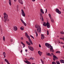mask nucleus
Segmentation results:
<instances>
[{"mask_svg":"<svg viewBox=\"0 0 64 64\" xmlns=\"http://www.w3.org/2000/svg\"><path fill=\"white\" fill-rule=\"evenodd\" d=\"M45 45L46 47H48V48H50V52H54V51L53 50V47L51 46V45L48 43H46Z\"/></svg>","mask_w":64,"mask_h":64,"instance_id":"1","label":"nucleus"},{"mask_svg":"<svg viewBox=\"0 0 64 64\" xmlns=\"http://www.w3.org/2000/svg\"><path fill=\"white\" fill-rule=\"evenodd\" d=\"M35 27L37 28L36 30L38 33H41V28L40 26L37 24L36 25Z\"/></svg>","mask_w":64,"mask_h":64,"instance_id":"2","label":"nucleus"},{"mask_svg":"<svg viewBox=\"0 0 64 64\" xmlns=\"http://www.w3.org/2000/svg\"><path fill=\"white\" fill-rule=\"evenodd\" d=\"M4 22L5 23H6L7 20L8 19V14H6V12H4Z\"/></svg>","mask_w":64,"mask_h":64,"instance_id":"3","label":"nucleus"},{"mask_svg":"<svg viewBox=\"0 0 64 64\" xmlns=\"http://www.w3.org/2000/svg\"><path fill=\"white\" fill-rule=\"evenodd\" d=\"M40 19L42 21H44V19H43V18L42 16V13L41 12H40Z\"/></svg>","mask_w":64,"mask_h":64,"instance_id":"4","label":"nucleus"},{"mask_svg":"<svg viewBox=\"0 0 64 64\" xmlns=\"http://www.w3.org/2000/svg\"><path fill=\"white\" fill-rule=\"evenodd\" d=\"M56 12L58 13V14H60L61 13V11H60L58 8H56Z\"/></svg>","mask_w":64,"mask_h":64,"instance_id":"5","label":"nucleus"},{"mask_svg":"<svg viewBox=\"0 0 64 64\" xmlns=\"http://www.w3.org/2000/svg\"><path fill=\"white\" fill-rule=\"evenodd\" d=\"M28 48L31 51H34V48L32 47L28 46Z\"/></svg>","mask_w":64,"mask_h":64,"instance_id":"6","label":"nucleus"},{"mask_svg":"<svg viewBox=\"0 0 64 64\" xmlns=\"http://www.w3.org/2000/svg\"><path fill=\"white\" fill-rule=\"evenodd\" d=\"M22 15L23 17L25 16V14L24 13V11L23 10H22Z\"/></svg>","mask_w":64,"mask_h":64,"instance_id":"7","label":"nucleus"},{"mask_svg":"<svg viewBox=\"0 0 64 64\" xmlns=\"http://www.w3.org/2000/svg\"><path fill=\"white\" fill-rule=\"evenodd\" d=\"M47 27L48 28H50V24L48 22H47L46 23V25Z\"/></svg>","mask_w":64,"mask_h":64,"instance_id":"8","label":"nucleus"},{"mask_svg":"<svg viewBox=\"0 0 64 64\" xmlns=\"http://www.w3.org/2000/svg\"><path fill=\"white\" fill-rule=\"evenodd\" d=\"M14 31H17L18 30L17 27L16 26H14Z\"/></svg>","mask_w":64,"mask_h":64,"instance_id":"9","label":"nucleus"},{"mask_svg":"<svg viewBox=\"0 0 64 64\" xmlns=\"http://www.w3.org/2000/svg\"><path fill=\"white\" fill-rule=\"evenodd\" d=\"M20 20L22 22V23L24 24V26H26V23H25V22H24L23 21V20H22V19H21V18L20 19Z\"/></svg>","mask_w":64,"mask_h":64,"instance_id":"10","label":"nucleus"},{"mask_svg":"<svg viewBox=\"0 0 64 64\" xmlns=\"http://www.w3.org/2000/svg\"><path fill=\"white\" fill-rule=\"evenodd\" d=\"M41 39L42 40H43L44 39V38L45 37H44V35L43 34H41Z\"/></svg>","mask_w":64,"mask_h":64,"instance_id":"11","label":"nucleus"},{"mask_svg":"<svg viewBox=\"0 0 64 64\" xmlns=\"http://www.w3.org/2000/svg\"><path fill=\"white\" fill-rule=\"evenodd\" d=\"M38 53L40 56H41V55L42 54V52H41L40 51H39L38 52Z\"/></svg>","mask_w":64,"mask_h":64,"instance_id":"12","label":"nucleus"},{"mask_svg":"<svg viewBox=\"0 0 64 64\" xmlns=\"http://www.w3.org/2000/svg\"><path fill=\"white\" fill-rule=\"evenodd\" d=\"M18 0L19 3H20V4H23V2L22 0Z\"/></svg>","mask_w":64,"mask_h":64,"instance_id":"13","label":"nucleus"},{"mask_svg":"<svg viewBox=\"0 0 64 64\" xmlns=\"http://www.w3.org/2000/svg\"><path fill=\"white\" fill-rule=\"evenodd\" d=\"M27 64H31V63L29 62L28 61V60H26V61H24Z\"/></svg>","mask_w":64,"mask_h":64,"instance_id":"14","label":"nucleus"},{"mask_svg":"<svg viewBox=\"0 0 64 64\" xmlns=\"http://www.w3.org/2000/svg\"><path fill=\"white\" fill-rule=\"evenodd\" d=\"M26 44H28V45H29V46H30L31 45V44H30V42H29L26 41Z\"/></svg>","mask_w":64,"mask_h":64,"instance_id":"15","label":"nucleus"},{"mask_svg":"<svg viewBox=\"0 0 64 64\" xmlns=\"http://www.w3.org/2000/svg\"><path fill=\"white\" fill-rule=\"evenodd\" d=\"M28 40H29V41L30 42V44L32 45H33V43H32V41H31V39H30V38L28 39Z\"/></svg>","mask_w":64,"mask_h":64,"instance_id":"16","label":"nucleus"},{"mask_svg":"<svg viewBox=\"0 0 64 64\" xmlns=\"http://www.w3.org/2000/svg\"><path fill=\"white\" fill-rule=\"evenodd\" d=\"M54 58H55L56 60H57L58 59V58L56 56L54 55L53 56Z\"/></svg>","mask_w":64,"mask_h":64,"instance_id":"17","label":"nucleus"},{"mask_svg":"<svg viewBox=\"0 0 64 64\" xmlns=\"http://www.w3.org/2000/svg\"><path fill=\"white\" fill-rule=\"evenodd\" d=\"M60 63H64V60H60Z\"/></svg>","mask_w":64,"mask_h":64,"instance_id":"18","label":"nucleus"},{"mask_svg":"<svg viewBox=\"0 0 64 64\" xmlns=\"http://www.w3.org/2000/svg\"><path fill=\"white\" fill-rule=\"evenodd\" d=\"M4 56V58H6V54L5 52H4L2 54Z\"/></svg>","mask_w":64,"mask_h":64,"instance_id":"19","label":"nucleus"},{"mask_svg":"<svg viewBox=\"0 0 64 64\" xmlns=\"http://www.w3.org/2000/svg\"><path fill=\"white\" fill-rule=\"evenodd\" d=\"M4 61H6L7 63L8 64H9V62H8V60H7L6 59H4Z\"/></svg>","mask_w":64,"mask_h":64,"instance_id":"20","label":"nucleus"},{"mask_svg":"<svg viewBox=\"0 0 64 64\" xmlns=\"http://www.w3.org/2000/svg\"><path fill=\"white\" fill-rule=\"evenodd\" d=\"M9 4L10 5V6H11V0H9Z\"/></svg>","mask_w":64,"mask_h":64,"instance_id":"21","label":"nucleus"},{"mask_svg":"<svg viewBox=\"0 0 64 64\" xmlns=\"http://www.w3.org/2000/svg\"><path fill=\"white\" fill-rule=\"evenodd\" d=\"M43 26H45V27H46V23L45 22H44V24H43Z\"/></svg>","mask_w":64,"mask_h":64,"instance_id":"22","label":"nucleus"},{"mask_svg":"<svg viewBox=\"0 0 64 64\" xmlns=\"http://www.w3.org/2000/svg\"><path fill=\"white\" fill-rule=\"evenodd\" d=\"M20 29L21 30H24V27L23 26H22Z\"/></svg>","mask_w":64,"mask_h":64,"instance_id":"23","label":"nucleus"},{"mask_svg":"<svg viewBox=\"0 0 64 64\" xmlns=\"http://www.w3.org/2000/svg\"><path fill=\"white\" fill-rule=\"evenodd\" d=\"M40 12H42V14H44V12H43V9H40Z\"/></svg>","mask_w":64,"mask_h":64,"instance_id":"24","label":"nucleus"},{"mask_svg":"<svg viewBox=\"0 0 64 64\" xmlns=\"http://www.w3.org/2000/svg\"><path fill=\"white\" fill-rule=\"evenodd\" d=\"M50 20L52 22V23H54V20H53V18H50Z\"/></svg>","mask_w":64,"mask_h":64,"instance_id":"25","label":"nucleus"},{"mask_svg":"<svg viewBox=\"0 0 64 64\" xmlns=\"http://www.w3.org/2000/svg\"><path fill=\"white\" fill-rule=\"evenodd\" d=\"M48 16L50 18V19H51V18H52L51 17V14H49Z\"/></svg>","mask_w":64,"mask_h":64,"instance_id":"26","label":"nucleus"},{"mask_svg":"<svg viewBox=\"0 0 64 64\" xmlns=\"http://www.w3.org/2000/svg\"><path fill=\"white\" fill-rule=\"evenodd\" d=\"M3 40L4 41H5V38L4 36L3 37Z\"/></svg>","mask_w":64,"mask_h":64,"instance_id":"27","label":"nucleus"},{"mask_svg":"<svg viewBox=\"0 0 64 64\" xmlns=\"http://www.w3.org/2000/svg\"><path fill=\"white\" fill-rule=\"evenodd\" d=\"M56 53H60V51L58 50L56 52Z\"/></svg>","mask_w":64,"mask_h":64,"instance_id":"28","label":"nucleus"},{"mask_svg":"<svg viewBox=\"0 0 64 64\" xmlns=\"http://www.w3.org/2000/svg\"><path fill=\"white\" fill-rule=\"evenodd\" d=\"M56 63L57 64H60V62H59L58 61H56Z\"/></svg>","mask_w":64,"mask_h":64,"instance_id":"29","label":"nucleus"},{"mask_svg":"<svg viewBox=\"0 0 64 64\" xmlns=\"http://www.w3.org/2000/svg\"><path fill=\"white\" fill-rule=\"evenodd\" d=\"M47 55H48V56H51L50 55V54L49 53H48L47 54Z\"/></svg>","mask_w":64,"mask_h":64,"instance_id":"30","label":"nucleus"},{"mask_svg":"<svg viewBox=\"0 0 64 64\" xmlns=\"http://www.w3.org/2000/svg\"><path fill=\"white\" fill-rule=\"evenodd\" d=\"M26 37H27V38H28V39H29L30 38V36H29L28 35V36H26Z\"/></svg>","mask_w":64,"mask_h":64,"instance_id":"31","label":"nucleus"},{"mask_svg":"<svg viewBox=\"0 0 64 64\" xmlns=\"http://www.w3.org/2000/svg\"><path fill=\"white\" fill-rule=\"evenodd\" d=\"M60 34H64V32H60Z\"/></svg>","mask_w":64,"mask_h":64,"instance_id":"32","label":"nucleus"},{"mask_svg":"<svg viewBox=\"0 0 64 64\" xmlns=\"http://www.w3.org/2000/svg\"><path fill=\"white\" fill-rule=\"evenodd\" d=\"M52 64H56V63L55 62H52Z\"/></svg>","mask_w":64,"mask_h":64,"instance_id":"33","label":"nucleus"},{"mask_svg":"<svg viewBox=\"0 0 64 64\" xmlns=\"http://www.w3.org/2000/svg\"><path fill=\"white\" fill-rule=\"evenodd\" d=\"M25 35L26 36H28V34H27V32H26Z\"/></svg>","mask_w":64,"mask_h":64,"instance_id":"34","label":"nucleus"},{"mask_svg":"<svg viewBox=\"0 0 64 64\" xmlns=\"http://www.w3.org/2000/svg\"><path fill=\"white\" fill-rule=\"evenodd\" d=\"M30 59L33 60H34V58H30Z\"/></svg>","mask_w":64,"mask_h":64,"instance_id":"35","label":"nucleus"},{"mask_svg":"<svg viewBox=\"0 0 64 64\" xmlns=\"http://www.w3.org/2000/svg\"><path fill=\"white\" fill-rule=\"evenodd\" d=\"M49 31L48 30H47V35H49Z\"/></svg>","mask_w":64,"mask_h":64,"instance_id":"36","label":"nucleus"},{"mask_svg":"<svg viewBox=\"0 0 64 64\" xmlns=\"http://www.w3.org/2000/svg\"><path fill=\"white\" fill-rule=\"evenodd\" d=\"M23 45H24L23 48H24V47H25V44H24Z\"/></svg>","mask_w":64,"mask_h":64,"instance_id":"37","label":"nucleus"},{"mask_svg":"<svg viewBox=\"0 0 64 64\" xmlns=\"http://www.w3.org/2000/svg\"><path fill=\"white\" fill-rule=\"evenodd\" d=\"M34 32L35 33H37V31H36V30H35Z\"/></svg>","mask_w":64,"mask_h":64,"instance_id":"38","label":"nucleus"},{"mask_svg":"<svg viewBox=\"0 0 64 64\" xmlns=\"http://www.w3.org/2000/svg\"><path fill=\"white\" fill-rule=\"evenodd\" d=\"M36 37H37V36H38V34H37V33H36Z\"/></svg>","mask_w":64,"mask_h":64,"instance_id":"39","label":"nucleus"},{"mask_svg":"<svg viewBox=\"0 0 64 64\" xmlns=\"http://www.w3.org/2000/svg\"><path fill=\"white\" fill-rule=\"evenodd\" d=\"M21 44H22V45H23L24 44H23V42H21Z\"/></svg>","mask_w":64,"mask_h":64,"instance_id":"40","label":"nucleus"},{"mask_svg":"<svg viewBox=\"0 0 64 64\" xmlns=\"http://www.w3.org/2000/svg\"><path fill=\"white\" fill-rule=\"evenodd\" d=\"M55 59H55V58H53V60H54V61H55Z\"/></svg>","mask_w":64,"mask_h":64,"instance_id":"41","label":"nucleus"},{"mask_svg":"<svg viewBox=\"0 0 64 64\" xmlns=\"http://www.w3.org/2000/svg\"><path fill=\"white\" fill-rule=\"evenodd\" d=\"M21 40H23V38H22V37H21Z\"/></svg>","mask_w":64,"mask_h":64,"instance_id":"42","label":"nucleus"},{"mask_svg":"<svg viewBox=\"0 0 64 64\" xmlns=\"http://www.w3.org/2000/svg\"><path fill=\"white\" fill-rule=\"evenodd\" d=\"M47 9H46V13H47Z\"/></svg>","mask_w":64,"mask_h":64,"instance_id":"43","label":"nucleus"},{"mask_svg":"<svg viewBox=\"0 0 64 64\" xmlns=\"http://www.w3.org/2000/svg\"><path fill=\"white\" fill-rule=\"evenodd\" d=\"M51 54L52 55H53V56H54V54H53V53H51Z\"/></svg>","mask_w":64,"mask_h":64,"instance_id":"44","label":"nucleus"},{"mask_svg":"<svg viewBox=\"0 0 64 64\" xmlns=\"http://www.w3.org/2000/svg\"><path fill=\"white\" fill-rule=\"evenodd\" d=\"M41 61V62H42V64H44V63H43V62H43V60H42V61Z\"/></svg>","mask_w":64,"mask_h":64,"instance_id":"45","label":"nucleus"},{"mask_svg":"<svg viewBox=\"0 0 64 64\" xmlns=\"http://www.w3.org/2000/svg\"><path fill=\"white\" fill-rule=\"evenodd\" d=\"M10 42H12V41H13V40L12 39H11V40H10Z\"/></svg>","mask_w":64,"mask_h":64,"instance_id":"46","label":"nucleus"},{"mask_svg":"<svg viewBox=\"0 0 64 64\" xmlns=\"http://www.w3.org/2000/svg\"><path fill=\"white\" fill-rule=\"evenodd\" d=\"M39 47H41V45H40V44H39Z\"/></svg>","mask_w":64,"mask_h":64,"instance_id":"47","label":"nucleus"},{"mask_svg":"<svg viewBox=\"0 0 64 64\" xmlns=\"http://www.w3.org/2000/svg\"><path fill=\"white\" fill-rule=\"evenodd\" d=\"M27 51H28V50H27V49L25 50V51H26V52H27Z\"/></svg>","mask_w":64,"mask_h":64,"instance_id":"48","label":"nucleus"},{"mask_svg":"<svg viewBox=\"0 0 64 64\" xmlns=\"http://www.w3.org/2000/svg\"><path fill=\"white\" fill-rule=\"evenodd\" d=\"M32 0L33 2H34V1H35V0Z\"/></svg>","mask_w":64,"mask_h":64,"instance_id":"49","label":"nucleus"},{"mask_svg":"<svg viewBox=\"0 0 64 64\" xmlns=\"http://www.w3.org/2000/svg\"><path fill=\"white\" fill-rule=\"evenodd\" d=\"M22 51H23V50H21L20 51V53H22Z\"/></svg>","mask_w":64,"mask_h":64,"instance_id":"50","label":"nucleus"},{"mask_svg":"<svg viewBox=\"0 0 64 64\" xmlns=\"http://www.w3.org/2000/svg\"><path fill=\"white\" fill-rule=\"evenodd\" d=\"M62 40H64V38H63Z\"/></svg>","mask_w":64,"mask_h":64,"instance_id":"51","label":"nucleus"},{"mask_svg":"<svg viewBox=\"0 0 64 64\" xmlns=\"http://www.w3.org/2000/svg\"><path fill=\"white\" fill-rule=\"evenodd\" d=\"M60 43L61 44H64V43L63 42H61Z\"/></svg>","mask_w":64,"mask_h":64,"instance_id":"52","label":"nucleus"},{"mask_svg":"<svg viewBox=\"0 0 64 64\" xmlns=\"http://www.w3.org/2000/svg\"><path fill=\"white\" fill-rule=\"evenodd\" d=\"M14 1L15 2H16V1H17V0H14Z\"/></svg>","mask_w":64,"mask_h":64,"instance_id":"53","label":"nucleus"},{"mask_svg":"<svg viewBox=\"0 0 64 64\" xmlns=\"http://www.w3.org/2000/svg\"><path fill=\"white\" fill-rule=\"evenodd\" d=\"M30 37H32H32H33V36H32L30 35Z\"/></svg>","mask_w":64,"mask_h":64,"instance_id":"54","label":"nucleus"},{"mask_svg":"<svg viewBox=\"0 0 64 64\" xmlns=\"http://www.w3.org/2000/svg\"><path fill=\"white\" fill-rule=\"evenodd\" d=\"M6 21H9V19H8V20H7Z\"/></svg>","mask_w":64,"mask_h":64,"instance_id":"55","label":"nucleus"},{"mask_svg":"<svg viewBox=\"0 0 64 64\" xmlns=\"http://www.w3.org/2000/svg\"><path fill=\"white\" fill-rule=\"evenodd\" d=\"M58 43L60 44V40H59V41H58Z\"/></svg>","mask_w":64,"mask_h":64,"instance_id":"56","label":"nucleus"},{"mask_svg":"<svg viewBox=\"0 0 64 64\" xmlns=\"http://www.w3.org/2000/svg\"><path fill=\"white\" fill-rule=\"evenodd\" d=\"M62 39V38H60V39Z\"/></svg>","mask_w":64,"mask_h":64,"instance_id":"57","label":"nucleus"},{"mask_svg":"<svg viewBox=\"0 0 64 64\" xmlns=\"http://www.w3.org/2000/svg\"><path fill=\"white\" fill-rule=\"evenodd\" d=\"M24 8L25 9V7H24Z\"/></svg>","mask_w":64,"mask_h":64,"instance_id":"58","label":"nucleus"},{"mask_svg":"<svg viewBox=\"0 0 64 64\" xmlns=\"http://www.w3.org/2000/svg\"><path fill=\"white\" fill-rule=\"evenodd\" d=\"M32 38H33V39H34V38L33 37V36Z\"/></svg>","mask_w":64,"mask_h":64,"instance_id":"59","label":"nucleus"},{"mask_svg":"<svg viewBox=\"0 0 64 64\" xmlns=\"http://www.w3.org/2000/svg\"><path fill=\"white\" fill-rule=\"evenodd\" d=\"M40 60H41V61H42V59H40Z\"/></svg>","mask_w":64,"mask_h":64,"instance_id":"60","label":"nucleus"},{"mask_svg":"<svg viewBox=\"0 0 64 64\" xmlns=\"http://www.w3.org/2000/svg\"><path fill=\"white\" fill-rule=\"evenodd\" d=\"M63 48H64V46H63Z\"/></svg>","mask_w":64,"mask_h":64,"instance_id":"61","label":"nucleus"},{"mask_svg":"<svg viewBox=\"0 0 64 64\" xmlns=\"http://www.w3.org/2000/svg\"><path fill=\"white\" fill-rule=\"evenodd\" d=\"M25 59H26V60H27V59L26 58H25Z\"/></svg>","mask_w":64,"mask_h":64,"instance_id":"62","label":"nucleus"},{"mask_svg":"<svg viewBox=\"0 0 64 64\" xmlns=\"http://www.w3.org/2000/svg\"><path fill=\"white\" fill-rule=\"evenodd\" d=\"M45 0H44V2H45Z\"/></svg>","mask_w":64,"mask_h":64,"instance_id":"63","label":"nucleus"},{"mask_svg":"<svg viewBox=\"0 0 64 64\" xmlns=\"http://www.w3.org/2000/svg\"><path fill=\"white\" fill-rule=\"evenodd\" d=\"M8 64H10V63H9Z\"/></svg>","mask_w":64,"mask_h":64,"instance_id":"64","label":"nucleus"}]
</instances>
